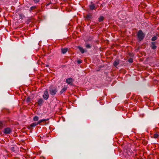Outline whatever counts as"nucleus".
<instances>
[{"mask_svg":"<svg viewBox=\"0 0 159 159\" xmlns=\"http://www.w3.org/2000/svg\"><path fill=\"white\" fill-rule=\"evenodd\" d=\"M128 61L130 63H132L133 61V60L132 58H129L128 59Z\"/></svg>","mask_w":159,"mask_h":159,"instance_id":"nucleus-22","label":"nucleus"},{"mask_svg":"<svg viewBox=\"0 0 159 159\" xmlns=\"http://www.w3.org/2000/svg\"><path fill=\"white\" fill-rule=\"evenodd\" d=\"M35 8V7H30V9L31 10H32L34 9Z\"/></svg>","mask_w":159,"mask_h":159,"instance_id":"nucleus-24","label":"nucleus"},{"mask_svg":"<svg viewBox=\"0 0 159 159\" xmlns=\"http://www.w3.org/2000/svg\"><path fill=\"white\" fill-rule=\"evenodd\" d=\"M35 3H38L39 2V0H34Z\"/></svg>","mask_w":159,"mask_h":159,"instance_id":"nucleus-25","label":"nucleus"},{"mask_svg":"<svg viewBox=\"0 0 159 159\" xmlns=\"http://www.w3.org/2000/svg\"><path fill=\"white\" fill-rule=\"evenodd\" d=\"M159 136V135L157 134H155L153 135V137L154 138H157Z\"/></svg>","mask_w":159,"mask_h":159,"instance_id":"nucleus-20","label":"nucleus"},{"mask_svg":"<svg viewBox=\"0 0 159 159\" xmlns=\"http://www.w3.org/2000/svg\"><path fill=\"white\" fill-rule=\"evenodd\" d=\"M43 158L44 159H45V158H44V157H43Z\"/></svg>","mask_w":159,"mask_h":159,"instance_id":"nucleus-28","label":"nucleus"},{"mask_svg":"<svg viewBox=\"0 0 159 159\" xmlns=\"http://www.w3.org/2000/svg\"><path fill=\"white\" fill-rule=\"evenodd\" d=\"M67 48H62L61 49V52L63 54H65L67 52Z\"/></svg>","mask_w":159,"mask_h":159,"instance_id":"nucleus-12","label":"nucleus"},{"mask_svg":"<svg viewBox=\"0 0 159 159\" xmlns=\"http://www.w3.org/2000/svg\"><path fill=\"white\" fill-rule=\"evenodd\" d=\"M11 131V130L9 128H7L4 129V133L5 134H9Z\"/></svg>","mask_w":159,"mask_h":159,"instance_id":"nucleus-4","label":"nucleus"},{"mask_svg":"<svg viewBox=\"0 0 159 159\" xmlns=\"http://www.w3.org/2000/svg\"><path fill=\"white\" fill-rule=\"evenodd\" d=\"M43 102V100L42 98L39 99L38 100V105L39 106H41Z\"/></svg>","mask_w":159,"mask_h":159,"instance_id":"nucleus-7","label":"nucleus"},{"mask_svg":"<svg viewBox=\"0 0 159 159\" xmlns=\"http://www.w3.org/2000/svg\"><path fill=\"white\" fill-rule=\"evenodd\" d=\"M82 62V61H81V60H78L77 61V63H78L80 64Z\"/></svg>","mask_w":159,"mask_h":159,"instance_id":"nucleus-26","label":"nucleus"},{"mask_svg":"<svg viewBox=\"0 0 159 159\" xmlns=\"http://www.w3.org/2000/svg\"><path fill=\"white\" fill-rule=\"evenodd\" d=\"M73 81L74 80L73 79L71 78H69L66 80V82L69 84H71L72 83Z\"/></svg>","mask_w":159,"mask_h":159,"instance_id":"nucleus-6","label":"nucleus"},{"mask_svg":"<svg viewBox=\"0 0 159 159\" xmlns=\"http://www.w3.org/2000/svg\"><path fill=\"white\" fill-rule=\"evenodd\" d=\"M21 16V15H20V16Z\"/></svg>","mask_w":159,"mask_h":159,"instance_id":"nucleus-29","label":"nucleus"},{"mask_svg":"<svg viewBox=\"0 0 159 159\" xmlns=\"http://www.w3.org/2000/svg\"><path fill=\"white\" fill-rule=\"evenodd\" d=\"M39 125V124H38V122L33 123H32L31 125H30V126L31 127H33L35 126L36 125Z\"/></svg>","mask_w":159,"mask_h":159,"instance_id":"nucleus-13","label":"nucleus"},{"mask_svg":"<svg viewBox=\"0 0 159 159\" xmlns=\"http://www.w3.org/2000/svg\"><path fill=\"white\" fill-rule=\"evenodd\" d=\"M48 120V119L41 120L38 122V124H39V125H40V123H41V122H45Z\"/></svg>","mask_w":159,"mask_h":159,"instance_id":"nucleus-10","label":"nucleus"},{"mask_svg":"<svg viewBox=\"0 0 159 159\" xmlns=\"http://www.w3.org/2000/svg\"><path fill=\"white\" fill-rule=\"evenodd\" d=\"M119 60L118 59L116 60L113 63V65L115 67H116L119 64Z\"/></svg>","mask_w":159,"mask_h":159,"instance_id":"nucleus-8","label":"nucleus"},{"mask_svg":"<svg viewBox=\"0 0 159 159\" xmlns=\"http://www.w3.org/2000/svg\"><path fill=\"white\" fill-rule=\"evenodd\" d=\"M103 19H104L103 17L102 16H100L98 18V21L99 22H102L103 21Z\"/></svg>","mask_w":159,"mask_h":159,"instance_id":"nucleus-15","label":"nucleus"},{"mask_svg":"<svg viewBox=\"0 0 159 159\" xmlns=\"http://www.w3.org/2000/svg\"><path fill=\"white\" fill-rule=\"evenodd\" d=\"M15 148H16V147H15L12 146L11 147V150L12 151L14 152L15 151Z\"/></svg>","mask_w":159,"mask_h":159,"instance_id":"nucleus-18","label":"nucleus"},{"mask_svg":"<svg viewBox=\"0 0 159 159\" xmlns=\"http://www.w3.org/2000/svg\"><path fill=\"white\" fill-rule=\"evenodd\" d=\"M145 35L142 31L140 30L139 31L137 34V36L139 41H141L144 38Z\"/></svg>","mask_w":159,"mask_h":159,"instance_id":"nucleus-1","label":"nucleus"},{"mask_svg":"<svg viewBox=\"0 0 159 159\" xmlns=\"http://www.w3.org/2000/svg\"><path fill=\"white\" fill-rule=\"evenodd\" d=\"M85 47L87 48H91V46L90 44H87L85 45Z\"/></svg>","mask_w":159,"mask_h":159,"instance_id":"nucleus-17","label":"nucleus"},{"mask_svg":"<svg viewBox=\"0 0 159 159\" xmlns=\"http://www.w3.org/2000/svg\"><path fill=\"white\" fill-rule=\"evenodd\" d=\"M3 127V124L0 121V128H2Z\"/></svg>","mask_w":159,"mask_h":159,"instance_id":"nucleus-23","label":"nucleus"},{"mask_svg":"<svg viewBox=\"0 0 159 159\" xmlns=\"http://www.w3.org/2000/svg\"><path fill=\"white\" fill-rule=\"evenodd\" d=\"M157 39V37L156 36L153 37L152 39V40L154 41H155Z\"/></svg>","mask_w":159,"mask_h":159,"instance_id":"nucleus-19","label":"nucleus"},{"mask_svg":"<svg viewBox=\"0 0 159 159\" xmlns=\"http://www.w3.org/2000/svg\"><path fill=\"white\" fill-rule=\"evenodd\" d=\"M156 42L153 41L151 42V44L150 47L152 49L154 50L155 49L157 48V46H156Z\"/></svg>","mask_w":159,"mask_h":159,"instance_id":"nucleus-5","label":"nucleus"},{"mask_svg":"<svg viewBox=\"0 0 159 159\" xmlns=\"http://www.w3.org/2000/svg\"><path fill=\"white\" fill-rule=\"evenodd\" d=\"M86 18L87 19H90L91 18V15H87L86 16Z\"/></svg>","mask_w":159,"mask_h":159,"instance_id":"nucleus-21","label":"nucleus"},{"mask_svg":"<svg viewBox=\"0 0 159 159\" xmlns=\"http://www.w3.org/2000/svg\"><path fill=\"white\" fill-rule=\"evenodd\" d=\"M57 91V89L54 87H49V93L52 95H55Z\"/></svg>","mask_w":159,"mask_h":159,"instance_id":"nucleus-2","label":"nucleus"},{"mask_svg":"<svg viewBox=\"0 0 159 159\" xmlns=\"http://www.w3.org/2000/svg\"><path fill=\"white\" fill-rule=\"evenodd\" d=\"M78 48L82 53H84V50L83 48L79 46L78 47Z\"/></svg>","mask_w":159,"mask_h":159,"instance_id":"nucleus-11","label":"nucleus"},{"mask_svg":"<svg viewBox=\"0 0 159 159\" xmlns=\"http://www.w3.org/2000/svg\"><path fill=\"white\" fill-rule=\"evenodd\" d=\"M48 93L47 91V90H46L44 92L43 95V98L44 99L47 100L48 98Z\"/></svg>","mask_w":159,"mask_h":159,"instance_id":"nucleus-3","label":"nucleus"},{"mask_svg":"<svg viewBox=\"0 0 159 159\" xmlns=\"http://www.w3.org/2000/svg\"><path fill=\"white\" fill-rule=\"evenodd\" d=\"M89 7L90 8V9L91 10H93L95 8V5L94 4L91 3L90 5H89Z\"/></svg>","mask_w":159,"mask_h":159,"instance_id":"nucleus-9","label":"nucleus"},{"mask_svg":"<svg viewBox=\"0 0 159 159\" xmlns=\"http://www.w3.org/2000/svg\"><path fill=\"white\" fill-rule=\"evenodd\" d=\"M39 117L37 116H34L33 118V120L34 121H37L39 120Z\"/></svg>","mask_w":159,"mask_h":159,"instance_id":"nucleus-16","label":"nucleus"},{"mask_svg":"<svg viewBox=\"0 0 159 159\" xmlns=\"http://www.w3.org/2000/svg\"><path fill=\"white\" fill-rule=\"evenodd\" d=\"M67 89V88L66 87H64L62 88V89L61 90L60 92V93H62L64 92H65Z\"/></svg>","mask_w":159,"mask_h":159,"instance_id":"nucleus-14","label":"nucleus"},{"mask_svg":"<svg viewBox=\"0 0 159 159\" xmlns=\"http://www.w3.org/2000/svg\"><path fill=\"white\" fill-rule=\"evenodd\" d=\"M27 101H29V98H28L27 99Z\"/></svg>","mask_w":159,"mask_h":159,"instance_id":"nucleus-27","label":"nucleus"}]
</instances>
